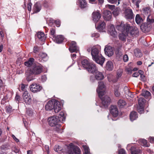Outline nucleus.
Returning <instances> with one entry per match:
<instances>
[{"mask_svg": "<svg viewBox=\"0 0 154 154\" xmlns=\"http://www.w3.org/2000/svg\"><path fill=\"white\" fill-rule=\"evenodd\" d=\"M123 60L125 62H127L128 60V57L127 54H125L123 56Z\"/></svg>", "mask_w": 154, "mask_h": 154, "instance_id": "60", "label": "nucleus"}, {"mask_svg": "<svg viewBox=\"0 0 154 154\" xmlns=\"http://www.w3.org/2000/svg\"><path fill=\"white\" fill-rule=\"evenodd\" d=\"M84 149V154H91L89 151V148L87 146L84 145L83 146Z\"/></svg>", "mask_w": 154, "mask_h": 154, "instance_id": "42", "label": "nucleus"}, {"mask_svg": "<svg viewBox=\"0 0 154 154\" xmlns=\"http://www.w3.org/2000/svg\"><path fill=\"white\" fill-rule=\"evenodd\" d=\"M105 23L104 22H100L97 28L100 32H103L105 27Z\"/></svg>", "mask_w": 154, "mask_h": 154, "instance_id": "29", "label": "nucleus"}, {"mask_svg": "<svg viewBox=\"0 0 154 154\" xmlns=\"http://www.w3.org/2000/svg\"><path fill=\"white\" fill-rule=\"evenodd\" d=\"M126 32L128 34H129L131 36L134 37L138 36L139 31L136 27H131L130 26V28Z\"/></svg>", "mask_w": 154, "mask_h": 154, "instance_id": "8", "label": "nucleus"}, {"mask_svg": "<svg viewBox=\"0 0 154 154\" xmlns=\"http://www.w3.org/2000/svg\"><path fill=\"white\" fill-rule=\"evenodd\" d=\"M101 15L100 13L98 11H95L92 14L93 20L94 22H97L101 17Z\"/></svg>", "mask_w": 154, "mask_h": 154, "instance_id": "22", "label": "nucleus"}, {"mask_svg": "<svg viewBox=\"0 0 154 154\" xmlns=\"http://www.w3.org/2000/svg\"><path fill=\"white\" fill-rule=\"evenodd\" d=\"M137 117V113L136 112L133 111L131 112L130 115V118L131 121L134 120Z\"/></svg>", "mask_w": 154, "mask_h": 154, "instance_id": "34", "label": "nucleus"}, {"mask_svg": "<svg viewBox=\"0 0 154 154\" xmlns=\"http://www.w3.org/2000/svg\"><path fill=\"white\" fill-rule=\"evenodd\" d=\"M130 149L131 154H139L141 152V150L136 145L131 146Z\"/></svg>", "mask_w": 154, "mask_h": 154, "instance_id": "15", "label": "nucleus"}, {"mask_svg": "<svg viewBox=\"0 0 154 154\" xmlns=\"http://www.w3.org/2000/svg\"><path fill=\"white\" fill-rule=\"evenodd\" d=\"M108 1L111 3L116 4L117 5H119V1L118 2V4H117V0H108Z\"/></svg>", "mask_w": 154, "mask_h": 154, "instance_id": "52", "label": "nucleus"}, {"mask_svg": "<svg viewBox=\"0 0 154 154\" xmlns=\"http://www.w3.org/2000/svg\"><path fill=\"white\" fill-rule=\"evenodd\" d=\"M142 95L146 99H149L151 97V94L148 91H143L142 94Z\"/></svg>", "mask_w": 154, "mask_h": 154, "instance_id": "37", "label": "nucleus"}, {"mask_svg": "<svg viewBox=\"0 0 154 154\" xmlns=\"http://www.w3.org/2000/svg\"><path fill=\"white\" fill-rule=\"evenodd\" d=\"M138 143L140 145L145 147H149L150 146L149 144L147 143V140L144 139H139Z\"/></svg>", "mask_w": 154, "mask_h": 154, "instance_id": "30", "label": "nucleus"}, {"mask_svg": "<svg viewBox=\"0 0 154 154\" xmlns=\"http://www.w3.org/2000/svg\"><path fill=\"white\" fill-rule=\"evenodd\" d=\"M141 1L140 0H137L136 2L134 4H135L136 8H139V4L140 2Z\"/></svg>", "mask_w": 154, "mask_h": 154, "instance_id": "58", "label": "nucleus"}, {"mask_svg": "<svg viewBox=\"0 0 154 154\" xmlns=\"http://www.w3.org/2000/svg\"><path fill=\"white\" fill-rule=\"evenodd\" d=\"M87 69L89 73L94 74L97 71V68L95 64L93 63H91Z\"/></svg>", "mask_w": 154, "mask_h": 154, "instance_id": "18", "label": "nucleus"}, {"mask_svg": "<svg viewBox=\"0 0 154 154\" xmlns=\"http://www.w3.org/2000/svg\"><path fill=\"white\" fill-rule=\"evenodd\" d=\"M105 54L108 56H111L113 54V52L111 46H106L104 48Z\"/></svg>", "mask_w": 154, "mask_h": 154, "instance_id": "19", "label": "nucleus"}, {"mask_svg": "<svg viewBox=\"0 0 154 154\" xmlns=\"http://www.w3.org/2000/svg\"><path fill=\"white\" fill-rule=\"evenodd\" d=\"M95 78L97 80H101L104 78V76L102 73L98 70L94 74Z\"/></svg>", "mask_w": 154, "mask_h": 154, "instance_id": "24", "label": "nucleus"}, {"mask_svg": "<svg viewBox=\"0 0 154 154\" xmlns=\"http://www.w3.org/2000/svg\"><path fill=\"white\" fill-rule=\"evenodd\" d=\"M55 30L54 29L52 28L50 30V33L53 38H54V37H55L56 35H55Z\"/></svg>", "mask_w": 154, "mask_h": 154, "instance_id": "50", "label": "nucleus"}, {"mask_svg": "<svg viewBox=\"0 0 154 154\" xmlns=\"http://www.w3.org/2000/svg\"><path fill=\"white\" fill-rule=\"evenodd\" d=\"M54 149L56 152L60 153L62 148L59 145H56L54 147Z\"/></svg>", "mask_w": 154, "mask_h": 154, "instance_id": "45", "label": "nucleus"}, {"mask_svg": "<svg viewBox=\"0 0 154 154\" xmlns=\"http://www.w3.org/2000/svg\"><path fill=\"white\" fill-rule=\"evenodd\" d=\"M120 9L119 8H116L113 11V14L115 16L118 15L119 14Z\"/></svg>", "mask_w": 154, "mask_h": 154, "instance_id": "47", "label": "nucleus"}, {"mask_svg": "<svg viewBox=\"0 0 154 154\" xmlns=\"http://www.w3.org/2000/svg\"><path fill=\"white\" fill-rule=\"evenodd\" d=\"M81 151L80 148L74 146L72 143L69 144L68 152L69 154H80Z\"/></svg>", "mask_w": 154, "mask_h": 154, "instance_id": "5", "label": "nucleus"}, {"mask_svg": "<svg viewBox=\"0 0 154 154\" xmlns=\"http://www.w3.org/2000/svg\"><path fill=\"white\" fill-rule=\"evenodd\" d=\"M41 57L44 61H46L48 58L47 55L45 53H42L41 54Z\"/></svg>", "mask_w": 154, "mask_h": 154, "instance_id": "43", "label": "nucleus"}, {"mask_svg": "<svg viewBox=\"0 0 154 154\" xmlns=\"http://www.w3.org/2000/svg\"><path fill=\"white\" fill-rule=\"evenodd\" d=\"M113 67V64L112 61L109 60L106 63L105 68L106 70L109 71H112Z\"/></svg>", "mask_w": 154, "mask_h": 154, "instance_id": "23", "label": "nucleus"}, {"mask_svg": "<svg viewBox=\"0 0 154 154\" xmlns=\"http://www.w3.org/2000/svg\"><path fill=\"white\" fill-rule=\"evenodd\" d=\"M108 32L113 37H115L117 35L114 26L113 25L110 24L109 26Z\"/></svg>", "mask_w": 154, "mask_h": 154, "instance_id": "16", "label": "nucleus"}, {"mask_svg": "<svg viewBox=\"0 0 154 154\" xmlns=\"http://www.w3.org/2000/svg\"><path fill=\"white\" fill-rule=\"evenodd\" d=\"M150 11V8L148 7L142 9V12L145 15H147Z\"/></svg>", "mask_w": 154, "mask_h": 154, "instance_id": "41", "label": "nucleus"}, {"mask_svg": "<svg viewBox=\"0 0 154 154\" xmlns=\"http://www.w3.org/2000/svg\"><path fill=\"white\" fill-rule=\"evenodd\" d=\"M119 154H127V153L125 150L123 149H121L119 150Z\"/></svg>", "mask_w": 154, "mask_h": 154, "instance_id": "53", "label": "nucleus"}, {"mask_svg": "<svg viewBox=\"0 0 154 154\" xmlns=\"http://www.w3.org/2000/svg\"><path fill=\"white\" fill-rule=\"evenodd\" d=\"M126 71L127 72L128 74H131L132 72V68L131 67L127 68L125 69Z\"/></svg>", "mask_w": 154, "mask_h": 154, "instance_id": "54", "label": "nucleus"}, {"mask_svg": "<svg viewBox=\"0 0 154 154\" xmlns=\"http://www.w3.org/2000/svg\"><path fill=\"white\" fill-rule=\"evenodd\" d=\"M20 87L21 90V91L25 92V91H27L26 90V87L27 85H25L23 84H21L20 85Z\"/></svg>", "mask_w": 154, "mask_h": 154, "instance_id": "48", "label": "nucleus"}, {"mask_svg": "<svg viewBox=\"0 0 154 154\" xmlns=\"http://www.w3.org/2000/svg\"><path fill=\"white\" fill-rule=\"evenodd\" d=\"M32 111H31L30 109H28L27 110L26 113V115L29 116H31L32 115Z\"/></svg>", "mask_w": 154, "mask_h": 154, "instance_id": "51", "label": "nucleus"}, {"mask_svg": "<svg viewBox=\"0 0 154 154\" xmlns=\"http://www.w3.org/2000/svg\"><path fill=\"white\" fill-rule=\"evenodd\" d=\"M34 60L33 58H30L28 61L25 62V65L27 66H30L32 64Z\"/></svg>", "mask_w": 154, "mask_h": 154, "instance_id": "39", "label": "nucleus"}, {"mask_svg": "<svg viewBox=\"0 0 154 154\" xmlns=\"http://www.w3.org/2000/svg\"><path fill=\"white\" fill-rule=\"evenodd\" d=\"M45 109L47 110L54 109L55 113L59 112L61 109V105L60 103L54 99L48 101L45 105Z\"/></svg>", "mask_w": 154, "mask_h": 154, "instance_id": "3", "label": "nucleus"}, {"mask_svg": "<svg viewBox=\"0 0 154 154\" xmlns=\"http://www.w3.org/2000/svg\"><path fill=\"white\" fill-rule=\"evenodd\" d=\"M60 116L59 117V119H60L62 122H63L65 121V113L63 112H61L60 114Z\"/></svg>", "mask_w": 154, "mask_h": 154, "instance_id": "40", "label": "nucleus"}, {"mask_svg": "<svg viewBox=\"0 0 154 154\" xmlns=\"http://www.w3.org/2000/svg\"><path fill=\"white\" fill-rule=\"evenodd\" d=\"M145 101V100L142 97L139 98L138 100V103L139 105H144Z\"/></svg>", "mask_w": 154, "mask_h": 154, "instance_id": "44", "label": "nucleus"}, {"mask_svg": "<svg viewBox=\"0 0 154 154\" xmlns=\"http://www.w3.org/2000/svg\"><path fill=\"white\" fill-rule=\"evenodd\" d=\"M53 39L54 41L58 43H60L62 42L64 39V37L62 35H58L54 37Z\"/></svg>", "mask_w": 154, "mask_h": 154, "instance_id": "25", "label": "nucleus"}, {"mask_svg": "<svg viewBox=\"0 0 154 154\" xmlns=\"http://www.w3.org/2000/svg\"><path fill=\"white\" fill-rule=\"evenodd\" d=\"M69 49L71 52H77L79 51V48L76 46V43L72 41L70 44Z\"/></svg>", "mask_w": 154, "mask_h": 154, "instance_id": "14", "label": "nucleus"}, {"mask_svg": "<svg viewBox=\"0 0 154 154\" xmlns=\"http://www.w3.org/2000/svg\"><path fill=\"white\" fill-rule=\"evenodd\" d=\"M15 98V101L17 103L20 102L21 101V98L20 96L17 94H16Z\"/></svg>", "mask_w": 154, "mask_h": 154, "instance_id": "49", "label": "nucleus"}, {"mask_svg": "<svg viewBox=\"0 0 154 154\" xmlns=\"http://www.w3.org/2000/svg\"><path fill=\"white\" fill-rule=\"evenodd\" d=\"M134 52L136 57H140L142 56V54L140 52V50L139 49H135L134 51Z\"/></svg>", "mask_w": 154, "mask_h": 154, "instance_id": "38", "label": "nucleus"}, {"mask_svg": "<svg viewBox=\"0 0 154 154\" xmlns=\"http://www.w3.org/2000/svg\"><path fill=\"white\" fill-rule=\"evenodd\" d=\"M38 38L41 41H44L46 38V36L43 32H39L37 34Z\"/></svg>", "mask_w": 154, "mask_h": 154, "instance_id": "28", "label": "nucleus"}, {"mask_svg": "<svg viewBox=\"0 0 154 154\" xmlns=\"http://www.w3.org/2000/svg\"><path fill=\"white\" fill-rule=\"evenodd\" d=\"M77 3L82 8H84L87 6V3L85 0H78Z\"/></svg>", "mask_w": 154, "mask_h": 154, "instance_id": "26", "label": "nucleus"}, {"mask_svg": "<svg viewBox=\"0 0 154 154\" xmlns=\"http://www.w3.org/2000/svg\"><path fill=\"white\" fill-rule=\"evenodd\" d=\"M116 28L122 32H127L130 28V25L127 23L124 24L123 22H122L120 24L116 26Z\"/></svg>", "mask_w": 154, "mask_h": 154, "instance_id": "6", "label": "nucleus"}, {"mask_svg": "<svg viewBox=\"0 0 154 154\" xmlns=\"http://www.w3.org/2000/svg\"><path fill=\"white\" fill-rule=\"evenodd\" d=\"M122 71L121 69H119L117 72V76L118 77H120L122 75Z\"/></svg>", "mask_w": 154, "mask_h": 154, "instance_id": "55", "label": "nucleus"}, {"mask_svg": "<svg viewBox=\"0 0 154 154\" xmlns=\"http://www.w3.org/2000/svg\"><path fill=\"white\" fill-rule=\"evenodd\" d=\"M6 110L7 112L10 113L12 112V108L11 106H7L6 107Z\"/></svg>", "mask_w": 154, "mask_h": 154, "instance_id": "56", "label": "nucleus"}, {"mask_svg": "<svg viewBox=\"0 0 154 154\" xmlns=\"http://www.w3.org/2000/svg\"><path fill=\"white\" fill-rule=\"evenodd\" d=\"M92 59L96 63L101 66L103 65L105 60V58L102 56L101 54L95 57L94 58H92Z\"/></svg>", "mask_w": 154, "mask_h": 154, "instance_id": "13", "label": "nucleus"}, {"mask_svg": "<svg viewBox=\"0 0 154 154\" xmlns=\"http://www.w3.org/2000/svg\"><path fill=\"white\" fill-rule=\"evenodd\" d=\"M41 78L43 82L45 81L47 79L45 75H42Z\"/></svg>", "mask_w": 154, "mask_h": 154, "instance_id": "64", "label": "nucleus"}, {"mask_svg": "<svg viewBox=\"0 0 154 154\" xmlns=\"http://www.w3.org/2000/svg\"><path fill=\"white\" fill-rule=\"evenodd\" d=\"M90 64L88 60L86 59H84L82 61V64L83 67L86 69L89 66Z\"/></svg>", "mask_w": 154, "mask_h": 154, "instance_id": "31", "label": "nucleus"}, {"mask_svg": "<svg viewBox=\"0 0 154 154\" xmlns=\"http://www.w3.org/2000/svg\"><path fill=\"white\" fill-rule=\"evenodd\" d=\"M41 9V6L38 3H36L34 5L33 8V13H36L39 12Z\"/></svg>", "mask_w": 154, "mask_h": 154, "instance_id": "27", "label": "nucleus"}, {"mask_svg": "<svg viewBox=\"0 0 154 154\" xmlns=\"http://www.w3.org/2000/svg\"><path fill=\"white\" fill-rule=\"evenodd\" d=\"M110 113L114 117H117L119 114L118 110L116 106H112L110 109Z\"/></svg>", "mask_w": 154, "mask_h": 154, "instance_id": "20", "label": "nucleus"}, {"mask_svg": "<svg viewBox=\"0 0 154 154\" xmlns=\"http://www.w3.org/2000/svg\"><path fill=\"white\" fill-rule=\"evenodd\" d=\"M152 26L150 24L146 23H144V24L141 26V29L143 32H149L151 29Z\"/></svg>", "mask_w": 154, "mask_h": 154, "instance_id": "21", "label": "nucleus"}, {"mask_svg": "<svg viewBox=\"0 0 154 154\" xmlns=\"http://www.w3.org/2000/svg\"><path fill=\"white\" fill-rule=\"evenodd\" d=\"M126 104V102L123 99L119 100L118 102V105L120 108H122Z\"/></svg>", "mask_w": 154, "mask_h": 154, "instance_id": "35", "label": "nucleus"}, {"mask_svg": "<svg viewBox=\"0 0 154 154\" xmlns=\"http://www.w3.org/2000/svg\"><path fill=\"white\" fill-rule=\"evenodd\" d=\"M149 141L151 143L154 142V137H150L149 138Z\"/></svg>", "mask_w": 154, "mask_h": 154, "instance_id": "63", "label": "nucleus"}, {"mask_svg": "<svg viewBox=\"0 0 154 154\" xmlns=\"http://www.w3.org/2000/svg\"><path fill=\"white\" fill-rule=\"evenodd\" d=\"M154 22V16L152 15H149L147 17V23L151 25Z\"/></svg>", "mask_w": 154, "mask_h": 154, "instance_id": "33", "label": "nucleus"}, {"mask_svg": "<svg viewBox=\"0 0 154 154\" xmlns=\"http://www.w3.org/2000/svg\"><path fill=\"white\" fill-rule=\"evenodd\" d=\"M29 88L32 92L36 93L40 91L42 89V87L38 84L33 83L29 86Z\"/></svg>", "mask_w": 154, "mask_h": 154, "instance_id": "10", "label": "nucleus"}, {"mask_svg": "<svg viewBox=\"0 0 154 154\" xmlns=\"http://www.w3.org/2000/svg\"><path fill=\"white\" fill-rule=\"evenodd\" d=\"M32 5V4L31 2H29L28 4L27 9L29 11H30L31 10Z\"/></svg>", "mask_w": 154, "mask_h": 154, "instance_id": "61", "label": "nucleus"}, {"mask_svg": "<svg viewBox=\"0 0 154 154\" xmlns=\"http://www.w3.org/2000/svg\"><path fill=\"white\" fill-rule=\"evenodd\" d=\"M12 151L17 153L19 152V149H17L16 147H14L12 148Z\"/></svg>", "mask_w": 154, "mask_h": 154, "instance_id": "57", "label": "nucleus"}, {"mask_svg": "<svg viewBox=\"0 0 154 154\" xmlns=\"http://www.w3.org/2000/svg\"><path fill=\"white\" fill-rule=\"evenodd\" d=\"M144 105H139L137 107V110L140 113H142V112L143 111L144 109Z\"/></svg>", "mask_w": 154, "mask_h": 154, "instance_id": "46", "label": "nucleus"}, {"mask_svg": "<svg viewBox=\"0 0 154 154\" xmlns=\"http://www.w3.org/2000/svg\"><path fill=\"white\" fill-rule=\"evenodd\" d=\"M22 97L24 102L28 105L31 103L32 99L28 91H25L23 93Z\"/></svg>", "mask_w": 154, "mask_h": 154, "instance_id": "9", "label": "nucleus"}, {"mask_svg": "<svg viewBox=\"0 0 154 154\" xmlns=\"http://www.w3.org/2000/svg\"><path fill=\"white\" fill-rule=\"evenodd\" d=\"M43 68L41 65H35L30 69L27 70L26 74L27 75L32 74L37 75L40 74L42 71Z\"/></svg>", "mask_w": 154, "mask_h": 154, "instance_id": "4", "label": "nucleus"}, {"mask_svg": "<svg viewBox=\"0 0 154 154\" xmlns=\"http://www.w3.org/2000/svg\"><path fill=\"white\" fill-rule=\"evenodd\" d=\"M105 86L103 82L102 81L99 82L97 91L102 101V104L105 107H106L109 104L111 99L110 97L107 96H105L103 97H102L105 94Z\"/></svg>", "mask_w": 154, "mask_h": 154, "instance_id": "1", "label": "nucleus"}, {"mask_svg": "<svg viewBox=\"0 0 154 154\" xmlns=\"http://www.w3.org/2000/svg\"><path fill=\"white\" fill-rule=\"evenodd\" d=\"M100 45H97L94 46L91 48V55L92 58H94L95 57L98 56L101 54L100 52Z\"/></svg>", "mask_w": 154, "mask_h": 154, "instance_id": "7", "label": "nucleus"}, {"mask_svg": "<svg viewBox=\"0 0 154 154\" xmlns=\"http://www.w3.org/2000/svg\"><path fill=\"white\" fill-rule=\"evenodd\" d=\"M103 17L106 20L109 21L112 17V14L111 12L107 10H104L103 12Z\"/></svg>", "mask_w": 154, "mask_h": 154, "instance_id": "17", "label": "nucleus"}, {"mask_svg": "<svg viewBox=\"0 0 154 154\" xmlns=\"http://www.w3.org/2000/svg\"><path fill=\"white\" fill-rule=\"evenodd\" d=\"M92 59L96 63L101 66L103 65L105 60V58L102 56L101 54L95 57L94 58H92Z\"/></svg>", "mask_w": 154, "mask_h": 154, "instance_id": "12", "label": "nucleus"}, {"mask_svg": "<svg viewBox=\"0 0 154 154\" xmlns=\"http://www.w3.org/2000/svg\"><path fill=\"white\" fill-rule=\"evenodd\" d=\"M55 23H56V26L57 27H58L60 26V23L59 20H57L55 21Z\"/></svg>", "mask_w": 154, "mask_h": 154, "instance_id": "62", "label": "nucleus"}, {"mask_svg": "<svg viewBox=\"0 0 154 154\" xmlns=\"http://www.w3.org/2000/svg\"><path fill=\"white\" fill-rule=\"evenodd\" d=\"M125 17L127 19H132L134 17V15L131 9L127 8L125 10L123 13Z\"/></svg>", "mask_w": 154, "mask_h": 154, "instance_id": "11", "label": "nucleus"}, {"mask_svg": "<svg viewBox=\"0 0 154 154\" xmlns=\"http://www.w3.org/2000/svg\"><path fill=\"white\" fill-rule=\"evenodd\" d=\"M49 124L51 127H55L54 130L57 132L61 133L63 132V130L60 128V122H62L59 119V116H51L48 119Z\"/></svg>", "mask_w": 154, "mask_h": 154, "instance_id": "2", "label": "nucleus"}, {"mask_svg": "<svg viewBox=\"0 0 154 154\" xmlns=\"http://www.w3.org/2000/svg\"><path fill=\"white\" fill-rule=\"evenodd\" d=\"M135 20L136 23L138 24L141 23L143 21V19L139 14L136 15Z\"/></svg>", "mask_w": 154, "mask_h": 154, "instance_id": "36", "label": "nucleus"}, {"mask_svg": "<svg viewBox=\"0 0 154 154\" xmlns=\"http://www.w3.org/2000/svg\"><path fill=\"white\" fill-rule=\"evenodd\" d=\"M128 34L126 32H122L119 35V38L120 40L122 41L125 42L126 41V37Z\"/></svg>", "mask_w": 154, "mask_h": 154, "instance_id": "32", "label": "nucleus"}, {"mask_svg": "<svg viewBox=\"0 0 154 154\" xmlns=\"http://www.w3.org/2000/svg\"><path fill=\"white\" fill-rule=\"evenodd\" d=\"M114 92L115 94L116 97H119L120 95V93L117 89L115 90Z\"/></svg>", "mask_w": 154, "mask_h": 154, "instance_id": "59", "label": "nucleus"}]
</instances>
